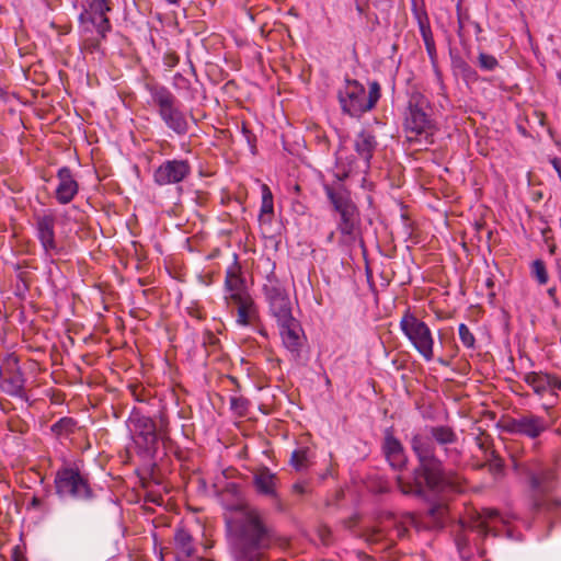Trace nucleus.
<instances>
[{
	"instance_id": "1",
	"label": "nucleus",
	"mask_w": 561,
	"mask_h": 561,
	"mask_svg": "<svg viewBox=\"0 0 561 561\" xmlns=\"http://www.w3.org/2000/svg\"><path fill=\"white\" fill-rule=\"evenodd\" d=\"M430 436L414 434L411 449L416 456L417 466L412 471V480L398 478L399 490L405 495L425 497L427 492H462L466 480L455 472H447L443 461L436 456L435 444L444 447L447 457H459L456 448H448L458 440L455 430L448 425H435L427 428Z\"/></svg>"
},
{
	"instance_id": "2",
	"label": "nucleus",
	"mask_w": 561,
	"mask_h": 561,
	"mask_svg": "<svg viewBox=\"0 0 561 561\" xmlns=\"http://www.w3.org/2000/svg\"><path fill=\"white\" fill-rule=\"evenodd\" d=\"M233 511L241 515L233 522V554L236 561H268L267 552L275 541V533L265 516L247 504H237Z\"/></svg>"
},
{
	"instance_id": "3",
	"label": "nucleus",
	"mask_w": 561,
	"mask_h": 561,
	"mask_svg": "<svg viewBox=\"0 0 561 561\" xmlns=\"http://www.w3.org/2000/svg\"><path fill=\"white\" fill-rule=\"evenodd\" d=\"M324 192L333 209L339 215L336 229L345 243L359 241L364 245L362 237V219L359 209L353 202L350 193L343 187L334 188L330 185L324 186Z\"/></svg>"
},
{
	"instance_id": "4",
	"label": "nucleus",
	"mask_w": 561,
	"mask_h": 561,
	"mask_svg": "<svg viewBox=\"0 0 561 561\" xmlns=\"http://www.w3.org/2000/svg\"><path fill=\"white\" fill-rule=\"evenodd\" d=\"M145 89L150 94L148 104L158 108L164 125L178 136L186 135L190 130L188 121L171 90L153 80L146 81Z\"/></svg>"
},
{
	"instance_id": "5",
	"label": "nucleus",
	"mask_w": 561,
	"mask_h": 561,
	"mask_svg": "<svg viewBox=\"0 0 561 561\" xmlns=\"http://www.w3.org/2000/svg\"><path fill=\"white\" fill-rule=\"evenodd\" d=\"M523 471L529 479L531 490L536 492L531 500V511L539 513L541 511L557 510L561 502L545 495L554 489L557 481L554 468L539 460H533L524 467Z\"/></svg>"
},
{
	"instance_id": "6",
	"label": "nucleus",
	"mask_w": 561,
	"mask_h": 561,
	"mask_svg": "<svg viewBox=\"0 0 561 561\" xmlns=\"http://www.w3.org/2000/svg\"><path fill=\"white\" fill-rule=\"evenodd\" d=\"M381 96V88L378 81L368 83V94L365 87L355 79H346L345 85L337 93V99L343 113L352 117L371 111Z\"/></svg>"
},
{
	"instance_id": "7",
	"label": "nucleus",
	"mask_w": 561,
	"mask_h": 561,
	"mask_svg": "<svg viewBox=\"0 0 561 561\" xmlns=\"http://www.w3.org/2000/svg\"><path fill=\"white\" fill-rule=\"evenodd\" d=\"M54 486L59 499L88 503L96 497L89 473L76 466L59 468L55 473Z\"/></svg>"
},
{
	"instance_id": "8",
	"label": "nucleus",
	"mask_w": 561,
	"mask_h": 561,
	"mask_svg": "<svg viewBox=\"0 0 561 561\" xmlns=\"http://www.w3.org/2000/svg\"><path fill=\"white\" fill-rule=\"evenodd\" d=\"M430 102L422 93H411L404 113L405 131L414 134V136H408L410 141L416 140L417 136L422 135H425V139L433 136V122L426 112Z\"/></svg>"
},
{
	"instance_id": "9",
	"label": "nucleus",
	"mask_w": 561,
	"mask_h": 561,
	"mask_svg": "<svg viewBox=\"0 0 561 561\" xmlns=\"http://www.w3.org/2000/svg\"><path fill=\"white\" fill-rule=\"evenodd\" d=\"M138 454L153 459L158 451L159 434L156 422L134 409L128 419Z\"/></svg>"
},
{
	"instance_id": "10",
	"label": "nucleus",
	"mask_w": 561,
	"mask_h": 561,
	"mask_svg": "<svg viewBox=\"0 0 561 561\" xmlns=\"http://www.w3.org/2000/svg\"><path fill=\"white\" fill-rule=\"evenodd\" d=\"M263 293L268 304L270 313L275 318L277 324L287 323L295 319L289 296L274 272L267 275L266 283L263 285Z\"/></svg>"
},
{
	"instance_id": "11",
	"label": "nucleus",
	"mask_w": 561,
	"mask_h": 561,
	"mask_svg": "<svg viewBox=\"0 0 561 561\" xmlns=\"http://www.w3.org/2000/svg\"><path fill=\"white\" fill-rule=\"evenodd\" d=\"M400 328L425 360L434 357V339L428 325L409 311L401 318Z\"/></svg>"
},
{
	"instance_id": "12",
	"label": "nucleus",
	"mask_w": 561,
	"mask_h": 561,
	"mask_svg": "<svg viewBox=\"0 0 561 561\" xmlns=\"http://www.w3.org/2000/svg\"><path fill=\"white\" fill-rule=\"evenodd\" d=\"M0 389L10 397L27 401L25 378L16 356H8L0 365Z\"/></svg>"
},
{
	"instance_id": "13",
	"label": "nucleus",
	"mask_w": 561,
	"mask_h": 561,
	"mask_svg": "<svg viewBox=\"0 0 561 561\" xmlns=\"http://www.w3.org/2000/svg\"><path fill=\"white\" fill-rule=\"evenodd\" d=\"M91 12L84 10L79 15V22L83 26L84 33H92L95 28L101 37H105L111 30V23L106 13L111 11L108 0H90Z\"/></svg>"
},
{
	"instance_id": "14",
	"label": "nucleus",
	"mask_w": 561,
	"mask_h": 561,
	"mask_svg": "<svg viewBox=\"0 0 561 561\" xmlns=\"http://www.w3.org/2000/svg\"><path fill=\"white\" fill-rule=\"evenodd\" d=\"M548 427V422L542 416L531 413L523 414L519 417H511L503 425L506 433L524 435L531 439L539 437Z\"/></svg>"
},
{
	"instance_id": "15",
	"label": "nucleus",
	"mask_w": 561,
	"mask_h": 561,
	"mask_svg": "<svg viewBox=\"0 0 561 561\" xmlns=\"http://www.w3.org/2000/svg\"><path fill=\"white\" fill-rule=\"evenodd\" d=\"M191 172L192 168L187 160H167L156 169L153 180L161 186L178 184L184 181Z\"/></svg>"
},
{
	"instance_id": "16",
	"label": "nucleus",
	"mask_w": 561,
	"mask_h": 561,
	"mask_svg": "<svg viewBox=\"0 0 561 561\" xmlns=\"http://www.w3.org/2000/svg\"><path fill=\"white\" fill-rule=\"evenodd\" d=\"M227 305L237 309V322L241 325H249L259 318L257 307L248 294L226 295Z\"/></svg>"
},
{
	"instance_id": "17",
	"label": "nucleus",
	"mask_w": 561,
	"mask_h": 561,
	"mask_svg": "<svg viewBox=\"0 0 561 561\" xmlns=\"http://www.w3.org/2000/svg\"><path fill=\"white\" fill-rule=\"evenodd\" d=\"M36 231L37 238L48 256L59 254L60 249L55 240V225L56 218L53 215L36 216Z\"/></svg>"
},
{
	"instance_id": "18",
	"label": "nucleus",
	"mask_w": 561,
	"mask_h": 561,
	"mask_svg": "<svg viewBox=\"0 0 561 561\" xmlns=\"http://www.w3.org/2000/svg\"><path fill=\"white\" fill-rule=\"evenodd\" d=\"M57 178L59 183L55 191V197L59 204L66 205L78 194L79 184L68 167L60 168L57 172Z\"/></svg>"
},
{
	"instance_id": "19",
	"label": "nucleus",
	"mask_w": 561,
	"mask_h": 561,
	"mask_svg": "<svg viewBox=\"0 0 561 561\" xmlns=\"http://www.w3.org/2000/svg\"><path fill=\"white\" fill-rule=\"evenodd\" d=\"M278 481V477L267 467H261L253 474V485L256 492L277 502H279Z\"/></svg>"
},
{
	"instance_id": "20",
	"label": "nucleus",
	"mask_w": 561,
	"mask_h": 561,
	"mask_svg": "<svg viewBox=\"0 0 561 561\" xmlns=\"http://www.w3.org/2000/svg\"><path fill=\"white\" fill-rule=\"evenodd\" d=\"M383 454L394 469H402L407 465V457L404 448L401 442L394 437L391 428H387L385 432V438L382 443Z\"/></svg>"
},
{
	"instance_id": "21",
	"label": "nucleus",
	"mask_w": 561,
	"mask_h": 561,
	"mask_svg": "<svg viewBox=\"0 0 561 561\" xmlns=\"http://www.w3.org/2000/svg\"><path fill=\"white\" fill-rule=\"evenodd\" d=\"M284 346L296 357L300 354L302 346V329L300 322L295 318L287 323L277 324Z\"/></svg>"
},
{
	"instance_id": "22",
	"label": "nucleus",
	"mask_w": 561,
	"mask_h": 561,
	"mask_svg": "<svg viewBox=\"0 0 561 561\" xmlns=\"http://www.w3.org/2000/svg\"><path fill=\"white\" fill-rule=\"evenodd\" d=\"M502 520L501 514L495 508H482L481 512L472 518L469 528L472 531H477L478 535L484 539L489 535L497 536V533L491 523Z\"/></svg>"
},
{
	"instance_id": "23",
	"label": "nucleus",
	"mask_w": 561,
	"mask_h": 561,
	"mask_svg": "<svg viewBox=\"0 0 561 561\" xmlns=\"http://www.w3.org/2000/svg\"><path fill=\"white\" fill-rule=\"evenodd\" d=\"M524 381L539 396H542L548 390H561V380L556 375L548 373L530 371L525 375Z\"/></svg>"
},
{
	"instance_id": "24",
	"label": "nucleus",
	"mask_w": 561,
	"mask_h": 561,
	"mask_svg": "<svg viewBox=\"0 0 561 561\" xmlns=\"http://www.w3.org/2000/svg\"><path fill=\"white\" fill-rule=\"evenodd\" d=\"M377 145L376 136L367 129H363L356 135L354 149L367 167L370 165V160L374 157Z\"/></svg>"
},
{
	"instance_id": "25",
	"label": "nucleus",
	"mask_w": 561,
	"mask_h": 561,
	"mask_svg": "<svg viewBox=\"0 0 561 561\" xmlns=\"http://www.w3.org/2000/svg\"><path fill=\"white\" fill-rule=\"evenodd\" d=\"M412 2V13L415 18L421 36L423 38L424 45L435 43L434 36L431 30L430 19L424 5L423 0H421V4L419 5L417 0H411Z\"/></svg>"
},
{
	"instance_id": "26",
	"label": "nucleus",
	"mask_w": 561,
	"mask_h": 561,
	"mask_svg": "<svg viewBox=\"0 0 561 561\" xmlns=\"http://www.w3.org/2000/svg\"><path fill=\"white\" fill-rule=\"evenodd\" d=\"M225 288L226 295L248 294L244 289V282L240 275V267L237 264L227 271Z\"/></svg>"
},
{
	"instance_id": "27",
	"label": "nucleus",
	"mask_w": 561,
	"mask_h": 561,
	"mask_svg": "<svg viewBox=\"0 0 561 561\" xmlns=\"http://www.w3.org/2000/svg\"><path fill=\"white\" fill-rule=\"evenodd\" d=\"M451 68L456 75H459L467 82H476L478 80L477 71L458 54L450 51Z\"/></svg>"
},
{
	"instance_id": "28",
	"label": "nucleus",
	"mask_w": 561,
	"mask_h": 561,
	"mask_svg": "<svg viewBox=\"0 0 561 561\" xmlns=\"http://www.w3.org/2000/svg\"><path fill=\"white\" fill-rule=\"evenodd\" d=\"M193 538L185 528H178L174 534V542L176 547L186 556L192 557L195 549L192 545Z\"/></svg>"
},
{
	"instance_id": "29",
	"label": "nucleus",
	"mask_w": 561,
	"mask_h": 561,
	"mask_svg": "<svg viewBox=\"0 0 561 561\" xmlns=\"http://www.w3.org/2000/svg\"><path fill=\"white\" fill-rule=\"evenodd\" d=\"M448 513V506L444 503H436L427 511V516L431 519L432 526L443 527L445 518Z\"/></svg>"
},
{
	"instance_id": "30",
	"label": "nucleus",
	"mask_w": 561,
	"mask_h": 561,
	"mask_svg": "<svg viewBox=\"0 0 561 561\" xmlns=\"http://www.w3.org/2000/svg\"><path fill=\"white\" fill-rule=\"evenodd\" d=\"M274 213L273 194L266 184L262 185V205L260 210V220L265 221Z\"/></svg>"
},
{
	"instance_id": "31",
	"label": "nucleus",
	"mask_w": 561,
	"mask_h": 561,
	"mask_svg": "<svg viewBox=\"0 0 561 561\" xmlns=\"http://www.w3.org/2000/svg\"><path fill=\"white\" fill-rule=\"evenodd\" d=\"M481 467H488L489 472L494 478L502 477L504 474V460L494 449L490 451V457L488 458L486 462L481 465Z\"/></svg>"
},
{
	"instance_id": "32",
	"label": "nucleus",
	"mask_w": 561,
	"mask_h": 561,
	"mask_svg": "<svg viewBox=\"0 0 561 561\" xmlns=\"http://www.w3.org/2000/svg\"><path fill=\"white\" fill-rule=\"evenodd\" d=\"M455 543L461 559L469 560L471 558V551L469 549V537L466 534L463 525L460 526V530L455 536Z\"/></svg>"
},
{
	"instance_id": "33",
	"label": "nucleus",
	"mask_w": 561,
	"mask_h": 561,
	"mask_svg": "<svg viewBox=\"0 0 561 561\" xmlns=\"http://www.w3.org/2000/svg\"><path fill=\"white\" fill-rule=\"evenodd\" d=\"M77 422L71 417H61L59 421L54 423L50 431L56 436L69 435L73 433Z\"/></svg>"
},
{
	"instance_id": "34",
	"label": "nucleus",
	"mask_w": 561,
	"mask_h": 561,
	"mask_svg": "<svg viewBox=\"0 0 561 561\" xmlns=\"http://www.w3.org/2000/svg\"><path fill=\"white\" fill-rule=\"evenodd\" d=\"M309 449L308 448H299L291 453L289 463L297 471H302L308 468L309 459H308Z\"/></svg>"
},
{
	"instance_id": "35",
	"label": "nucleus",
	"mask_w": 561,
	"mask_h": 561,
	"mask_svg": "<svg viewBox=\"0 0 561 561\" xmlns=\"http://www.w3.org/2000/svg\"><path fill=\"white\" fill-rule=\"evenodd\" d=\"M202 345L207 356L219 352L221 348L220 340L209 330L203 333Z\"/></svg>"
},
{
	"instance_id": "36",
	"label": "nucleus",
	"mask_w": 561,
	"mask_h": 561,
	"mask_svg": "<svg viewBox=\"0 0 561 561\" xmlns=\"http://www.w3.org/2000/svg\"><path fill=\"white\" fill-rule=\"evenodd\" d=\"M408 525L417 527V517L413 513H405L402 520L396 525L397 535L399 538L405 537L408 534Z\"/></svg>"
},
{
	"instance_id": "37",
	"label": "nucleus",
	"mask_w": 561,
	"mask_h": 561,
	"mask_svg": "<svg viewBox=\"0 0 561 561\" xmlns=\"http://www.w3.org/2000/svg\"><path fill=\"white\" fill-rule=\"evenodd\" d=\"M477 62L480 69L484 71H493L499 67L497 59L486 53H480Z\"/></svg>"
},
{
	"instance_id": "38",
	"label": "nucleus",
	"mask_w": 561,
	"mask_h": 561,
	"mask_svg": "<svg viewBox=\"0 0 561 561\" xmlns=\"http://www.w3.org/2000/svg\"><path fill=\"white\" fill-rule=\"evenodd\" d=\"M531 272L539 284L543 285L548 282V272L542 260H535L533 262Z\"/></svg>"
},
{
	"instance_id": "39",
	"label": "nucleus",
	"mask_w": 561,
	"mask_h": 561,
	"mask_svg": "<svg viewBox=\"0 0 561 561\" xmlns=\"http://www.w3.org/2000/svg\"><path fill=\"white\" fill-rule=\"evenodd\" d=\"M364 537L369 543H379L386 539L387 535L381 527L374 526L365 530Z\"/></svg>"
},
{
	"instance_id": "40",
	"label": "nucleus",
	"mask_w": 561,
	"mask_h": 561,
	"mask_svg": "<svg viewBox=\"0 0 561 561\" xmlns=\"http://www.w3.org/2000/svg\"><path fill=\"white\" fill-rule=\"evenodd\" d=\"M458 333H459V337H460L461 343L466 347H468V348H473L474 347V343H476L474 335L471 333V331L469 330V328L465 323H461L459 325Z\"/></svg>"
},
{
	"instance_id": "41",
	"label": "nucleus",
	"mask_w": 561,
	"mask_h": 561,
	"mask_svg": "<svg viewBox=\"0 0 561 561\" xmlns=\"http://www.w3.org/2000/svg\"><path fill=\"white\" fill-rule=\"evenodd\" d=\"M249 401L243 397L230 398V408L240 415H244L248 410Z\"/></svg>"
},
{
	"instance_id": "42",
	"label": "nucleus",
	"mask_w": 561,
	"mask_h": 561,
	"mask_svg": "<svg viewBox=\"0 0 561 561\" xmlns=\"http://www.w3.org/2000/svg\"><path fill=\"white\" fill-rule=\"evenodd\" d=\"M129 390L133 394V397L139 401V402H146L148 400V397L145 394V388H142L139 385H130Z\"/></svg>"
},
{
	"instance_id": "43",
	"label": "nucleus",
	"mask_w": 561,
	"mask_h": 561,
	"mask_svg": "<svg viewBox=\"0 0 561 561\" xmlns=\"http://www.w3.org/2000/svg\"><path fill=\"white\" fill-rule=\"evenodd\" d=\"M241 134H242V137L244 138V140L248 142V145L253 150L255 148L256 138H255V135L248 128L245 123H242Z\"/></svg>"
},
{
	"instance_id": "44",
	"label": "nucleus",
	"mask_w": 561,
	"mask_h": 561,
	"mask_svg": "<svg viewBox=\"0 0 561 561\" xmlns=\"http://www.w3.org/2000/svg\"><path fill=\"white\" fill-rule=\"evenodd\" d=\"M99 37H87L84 39V48L90 50V51H93V50H96L100 46V42L101 39H103L104 37H101V35L98 33Z\"/></svg>"
},
{
	"instance_id": "45",
	"label": "nucleus",
	"mask_w": 561,
	"mask_h": 561,
	"mask_svg": "<svg viewBox=\"0 0 561 561\" xmlns=\"http://www.w3.org/2000/svg\"><path fill=\"white\" fill-rule=\"evenodd\" d=\"M394 0H374L373 5L379 11L387 13L392 8Z\"/></svg>"
},
{
	"instance_id": "46",
	"label": "nucleus",
	"mask_w": 561,
	"mask_h": 561,
	"mask_svg": "<svg viewBox=\"0 0 561 561\" xmlns=\"http://www.w3.org/2000/svg\"><path fill=\"white\" fill-rule=\"evenodd\" d=\"M225 491L236 497H240L241 495L240 486L233 482L228 483L225 488Z\"/></svg>"
},
{
	"instance_id": "47",
	"label": "nucleus",
	"mask_w": 561,
	"mask_h": 561,
	"mask_svg": "<svg viewBox=\"0 0 561 561\" xmlns=\"http://www.w3.org/2000/svg\"><path fill=\"white\" fill-rule=\"evenodd\" d=\"M425 49L427 51V55L432 61L433 65L436 62L437 53H436V46L435 43L425 45Z\"/></svg>"
},
{
	"instance_id": "48",
	"label": "nucleus",
	"mask_w": 561,
	"mask_h": 561,
	"mask_svg": "<svg viewBox=\"0 0 561 561\" xmlns=\"http://www.w3.org/2000/svg\"><path fill=\"white\" fill-rule=\"evenodd\" d=\"M293 491L298 494H306L308 492V484L305 482H297L293 485Z\"/></svg>"
},
{
	"instance_id": "49",
	"label": "nucleus",
	"mask_w": 561,
	"mask_h": 561,
	"mask_svg": "<svg viewBox=\"0 0 561 561\" xmlns=\"http://www.w3.org/2000/svg\"><path fill=\"white\" fill-rule=\"evenodd\" d=\"M355 7H356V11H357L359 14H364V13H365L366 8L368 7V2H364V1H362V0H355Z\"/></svg>"
},
{
	"instance_id": "50",
	"label": "nucleus",
	"mask_w": 561,
	"mask_h": 561,
	"mask_svg": "<svg viewBox=\"0 0 561 561\" xmlns=\"http://www.w3.org/2000/svg\"><path fill=\"white\" fill-rule=\"evenodd\" d=\"M12 560L13 561H26V558L21 553L19 550V547H15L12 552Z\"/></svg>"
},
{
	"instance_id": "51",
	"label": "nucleus",
	"mask_w": 561,
	"mask_h": 561,
	"mask_svg": "<svg viewBox=\"0 0 561 561\" xmlns=\"http://www.w3.org/2000/svg\"><path fill=\"white\" fill-rule=\"evenodd\" d=\"M548 296L552 299L553 304L556 306H559V301L557 299V288L556 287H551L548 289Z\"/></svg>"
},
{
	"instance_id": "52",
	"label": "nucleus",
	"mask_w": 561,
	"mask_h": 561,
	"mask_svg": "<svg viewBox=\"0 0 561 561\" xmlns=\"http://www.w3.org/2000/svg\"><path fill=\"white\" fill-rule=\"evenodd\" d=\"M329 536L330 535V529L327 528V527H323L322 529H320V536L322 538V540H325V536Z\"/></svg>"
},
{
	"instance_id": "53",
	"label": "nucleus",
	"mask_w": 561,
	"mask_h": 561,
	"mask_svg": "<svg viewBox=\"0 0 561 561\" xmlns=\"http://www.w3.org/2000/svg\"><path fill=\"white\" fill-rule=\"evenodd\" d=\"M41 503H42V501H41V499H38L37 496H34V497L32 499V501H31V505H32L33 507H38V506L41 505Z\"/></svg>"
},
{
	"instance_id": "54",
	"label": "nucleus",
	"mask_w": 561,
	"mask_h": 561,
	"mask_svg": "<svg viewBox=\"0 0 561 561\" xmlns=\"http://www.w3.org/2000/svg\"><path fill=\"white\" fill-rule=\"evenodd\" d=\"M318 139H319V141L323 142L325 148L329 147V140L325 135L319 136Z\"/></svg>"
},
{
	"instance_id": "55",
	"label": "nucleus",
	"mask_w": 561,
	"mask_h": 561,
	"mask_svg": "<svg viewBox=\"0 0 561 561\" xmlns=\"http://www.w3.org/2000/svg\"><path fill=\"white\" fill-rule=\"evenodd\" d=\"M437 362L443 365V366H448L449 365V362L445 360L444 358H438Z\"/></svg>"
},
{
	"instance_id": "56",
	"label": "nucleus",
	"mask_w": 561,
	"mask_h": 561,
	"mask_svg": "<svg viewBox=\"0 0 561 561\" xmlns=\"http://www.w3.org/2000/svg\"><path fill=\"white\" fill-rule=\"evenodd\" d=\"M477 442H478V446L481 448V449H484V443L478 437L477 438Z\"/></svg>"
},
{
	"instance_id": "57",
	"label": "nucleus",
	"mask_w": 561,
	"mask_h": 561,
	"mask_svg": "<svg viewBox=\"0 0 561 561\" xmlns=\"http://www.w3.org/2000/svg\"><path fill=\"white\" fill-rule=\"evenodd\" d=\"M169 4H179L180 0H164Z\"/></svg>"
},
{
	"instance_id": "58",
	"label": "nucleus",
	"mask_w": 561,
	"mask_h": 561,
	"mask_svg": "<svg viewBox=\"0 0 561 561\" xmlns=\"http://www.w3.org/2000/svg\"><path fill=\"white\" fill-rule=\"evenodd\" d=\"M229 378L232 381V383L238 386V379L236 377L230 376Z\"/></svg>"
},
{
	"instance_id": "59",
	"label": "nucleus",
	"mask_w": 561,
	"mask_h": 561,
	"mask_svg": "<svg viewBox=\"0 0 561 561\" xmlns=\"http://www.w3.org/2000/svg\"><path fill=\"white\" fill-rule=\"evenodd\" d=\"M486 285L490 287L493 285V282L491 279H488Z\"/></svg>"
}]
</instances>
